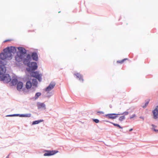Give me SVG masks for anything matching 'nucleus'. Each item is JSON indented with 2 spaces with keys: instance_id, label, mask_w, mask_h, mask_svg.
<instances>
[{
  "instance_id": "obj_1",
  "label": "nucleus",
  "mask_w": 158,
  "mask_h": 158,
  "mask_svg": "<svg viewBox=\"0 0 158 158\" xmlns=\"http://www.w3.org/2000/svg\"><path fill=\"white\" fill-rule=\"evenodd\" d=\"M3 51V52L0 54V58L2 60H0V81H3L7 83L10 81L11 79L8 74H5L6 68L5 66L6 63L4 60L5 59H11L12 53H15L16 49L15 47L11 46L4 49Z\"/></svg>"
},
{
  "instance_id": "obj_2",
  "label": "nucleus",
  "mask_w": 158,
  "mask_h": 158,
  "mask_svg": "<svg viewBox=\"0 0 158 158\" xmlns=\"http://www.w3.org/2000/svg\"><path fill=\"white\" fill-rule=\"evenodd\" d=\"M18 51L17 52V54L15 57L16 61L18 62L21 61L23 58L25 57L27 54V50L23 48L19 47L17 48Z\"/></svg>"
},
{
  "instance_id": "obj_3",
  "label": "nucleus",
  "mask_w": 158,
  "mask_h": 158,
  "mask_svg": "<svg viewBox=\"0 0 158 158\" xmlns=\"http://www.w3.org/2000/svg\"><path fill=\"white\" fill-rule=\"evenodd\" d=\"M27 66L29 67V68L27 69L28 71H31V70L34 71L37 68V63L35 62H32L29 63V65Z\"/></svg>"
},
{
  "instance_id": "obj_4",
  "label": "nucleus",
  "mask_w": 158,
  "mask_h": 158,
  "mask_svg": "<svg viewBox=\"0 0 158 158\" xmlns=\"http://www.w3.org/2000/svg\"><path fill=\"white\" fill-rule=\"evenodd\" d=\"M23 63L25 65H27V66L29 65L30 61L31 60V55L28 54L26 56V58L24 57L23 58Z\"/></svg>"
},
{
  "instance_id": "obj_5",
  "label": "nucleus",
  "mask_w": 158,
  "mask_h": 158,
  "mask_svg": "<svg viewBox=\"0 0 158 158\" xmlns=\"http://www.w3.org/2000/svg\"><path fill=\"white\" fill-rule=\"evenodd\" d=\"M31 76L34 77L36 78L40 82L41 81L42 75L39 74L38 72L36 71L32 72L31 74Z\"/></svg>"
},
{
  "instance_id": "obj_6",
  "label": "nucleus",
  "mask_w": 158,
  "mask_h": 158,
  "mask_svg": "<svg viewBox=\"0 0 158 158\" xmlns=\"http://www.w3.org/2000/svg\"><path fill=\"white\" fill-rule=\"evenodd\" d=\"M55 85L56 83L55 82H51L49 85L46 88L45 91L47 92H49L51 91L54 88Z\"/></svg>"
},
{
  "instance_id": "obj_7",
  "label": "nucleus",
  "mask_w": 158,
  "mask_h": 158,
  "mask_svg": "<svg viewBox=\"0 0 158 158\" xmlns=\"http://www.w3.org/2000/svg\"><path fill=\"white\" fill-rule=\"evenodd\" d=\"M153 114V118L156 119L158 117V106H156V108L152 111Z\"/></svg>"
},
{
  "instance_id": "obj_8",
  "label": "nucleus",
  "mask_w": 158,
  "mask_h": 158,
  "mask_svg": "<svg viewBox=\"0 0 158 158\" xmlns=\"http://www.w3.org/2000/svg\"><path fill=\"white\" fill-rule=\"evenodd\" d=\"M37 105L38 109H43L45 110L46 108V105L44 103L38 102L37 103Z\"/></svg>"
},
{
  "instance_id": "obj_9",
  "label": "nucleus",
  "mask_w": 158,
  "mask_h": 158,
  "mask_svg": "<svg viewBox=\"0 0 158 158\" xmlns=\"http://www.w3.org/2000/svg\"><path fill=\"white\" fill-rule=\"evenodd\" d=\"M120 115V114H118L115 113H113V114H106L105 115V116L106 117H108V118H109L110 119H115L117 117V116H113V115Z\"/></svg>"
},
{
  "instance_id": "obj_10",
  "label": "nucleus",
  "mask_w": 158,
  "mask_h": 158,
  "mask_svg": "<svg viewBox=\"0 0 158 158\" xmlns=\"http://www.w3.org/2000/svg\"><path fill=\"white\" fill-rule=\"evenodd\" d=\"M58 152L57 151H48L47 153H45L44 155V156H50L54 155Z\"/></svg>"
},
{
  "instance_id": "obj_11",
  "label": "nucleus",
  "mask_w": 158,
  "mask_h": 158,
  "mask_svg": "<svg viewBox=\"0 0 158 158\" xmlns=\"http://www.w3.org/2000/svg\"><path fill=\"white\" fill-rule=\"evenodd\" d=\"M31 57L34 60L37 61L38 60V56L37 53L35 52H33L32 53Z\"/></svg>"
},
{
  "instance_id": "obj_12",
  "label": "nucleus",
  "mask_w": 158,
  "mask_h": 158,
  "mask_svg": "<svg viewBox=\"0 0 158 158\" xmlns=\"http://www.w3.org/2000/svg\"><path fill=\"white\" fill-rule=\"evenodd\" d=\"M23 87V83L22 82H19L18 83L17 85V89L19 91H20Z\"/></svg>"
},
{
  "instance_id": "obj_13",
  "label": "nucleus",
  "mask_w": 158,
  "mask_h": 158,
  "mask_svg": "<svg viewBox=\"0 0 158 158\" xmlns=\"http://www.w3.org/2000/svg\"><path fill=\"white\" fill-rule=\"evenodd\" d=\"M18 80L16 78H13L11 82V84L12 85H16L17 83Z\"/></svg>"
},
{
  "instance_id": "obj_14",
  "label": "nucleus",
  "mask_w": 158,
  "mask_h": 158,
  "mask_svg": "<svg viewBox=\"0 0 158 158\" xmlns=\"http://www.w3.org/2000/svg\"><path fill=\"white\" fill-rule=\"evenodd\" d=\"M32 85V84L30 81H27L26 85V88L27 89H30Z\"/></svg>"
},
{
  "instance_id": "obj_15",
  "label": "nucleus",
  "mask_w": 158,
  "mask_h": 158,
  "mask_svg": "<svg viewBox=\"0 0 158 158\" xmlns=\"http://www.w3.org/2000/svg\"><path fill=\"white\" fill-rule=\"evenodd\" d=\"M74 75L76 76L77 78H79L80 81H83V80L82 78V76L79 73H77L76 74H74Z\"/></svg>"
},
{
  "instance_id": "obj_16",
  "label": "nucleus",
  "mask_w": 158,
  "mask_h": 158,
  "mask_svg": "<svg viewBox=\"0 0 158 158\" xmlns=\"http://www.w3.org/2000/svg\"><path fill=\"white\" fill-rule=\"evenodd\" d=\"M32 85L35 87H36L37 85V82L36 79H33L32 80Z\"/></svg>"
},
{
  "instance_id": "obj_17",
  "label": "nucleus",
  "mask_w": 158,
  "mask_h": 158,
  "mask_svg": "<svg viewBox=\"0 0 158 158\" xmlns=\"http://www.w3.org/2000/svg\"><path fill=\"white\" fill-rule=\"evenodd\" d=\"M43 121V120H41V119L34 121L32 123V125H34L38 124L39 123L42 122Z\"/></svg>"
},
{
  "instance_id": "obj_18",
  "label": "nucleus",
  "mask_w": 158,
  "mask_h": 158,
  "mask_svg": "<svg viewBox=\"0 0 158 158\" xmlns=\"http://www.w3.org/2000/svg\"><path fill=\"white\" fill-rule=\"evenodd\" d=\"M31 114H21V117H30L31 116Z\"/></svg>"
},
{
  "instance_id": "obj_19",
  "label": "nucleus",
  "mask_w": 158,
  "mask_h": 158,
  "mask_svg": "<svg viewBox=\"0 0 158 158\" xmlns=\"http://www.w3.org/2000/svg\"><path fill=\"white\" fill-rule=\"evenodd\" d=\"M41 94L40 92L37 93H36L35 96V99H37L41 95Z\"/></svg>"
},
{
  "instance_id": "obj_20",
  "label": "nucleus",
  "mask_w": 158,
  "mask_h": 158,
  "mask_svg": "<svg viewBox=\"0 0 158 158\" xmlns=\"http://www.w3.org/2000/svg\"><path fill=\"white\" fill-rule=\"evenodd\" d=\"M125 118V117L124 116H120L119 118V121L121 122L124 120Z\"/></svg>"
},
{
  "instance_id": "obj_21",
  "label": "nucleus",
  "mask_w": 158,
  "mask_h": 158,
  "mask_svg": "<svg viewBox=\"0 0 158 158\" xmlns=\"http://www.w3.org/2000/svg\"><path fill=\"white\" fill-rule=\"evenodd\" d=\"M112 123V124H113L114 126H116V127H118L119 128H121V129H122L123 128L122 127H121L119 124H116V123Z\"/></svg>"
},
{
  "instance_id": "obj_22",
  "label": "nucleus",
  "mask_w": 158,
  "mask_h": 158,
  "mask_svg": "<svg viewBox=\"0 0 158 158\" xmlns=\"http://www.w3.org/2000/svg\"><path fill=\"white\" fill-rule=\"evenodd\" d=\"M129 114V113L127 111H125L122 114H120V115H127Z\"/></svg>"
},
{
  "instance_id": "obj_23",
  "label": "nucleus",
  "mask_w": 158,
  "mask_h": 158,
  "mask_svg": "<svg viewBox=\"0 0 158 158\" xmlns=\"http://www.w3.org/2000/svg\"><path fill=\"white\" fill-rule=\"evenodd\" d=\"M127 59H124L121 60H118L117 61V62L119 63H122L125 61V60H126Z\"/></svg>"
},
{
  "instance_id": "obj_24",
  "label": "nucleus",
  "mask_w": 158,
  "mask_h": 158,
  "mask_svg": "<svg viewBox=\"0 0 158 158\" xmlns=\"http://www.w3.org/2000/svg\"><path fill=\"white\" fill-rule=\"evenodd\" d=\"M148 103H149L148 101L146 102L145 104V105L143 106H142L143 107V108H145L146 107V106L148 105Z\"/></svg>"
},
{
  "instance_id": "obj_25",
  "label": "nucleus",
  "mask_w": 158,
  "mask_h": 158,
  "mask_svg": "<svg viewBox=\"0 0 158 158\" xmlns=\"http://www.w3.org/2000/svg\"><path fill=\"white\" fill-rule=\"evenodd\" d=\"M93 121L96 123H98L99 122V120L97 119H94Z\"/></svg>"
},
{
  "instance_id": "obj_26",
  "label": "nucleus",
  "mask_w": 158,
  "mask_h": 158,
  "mask_svg": "<svg viewBox=\"0 0 158 158\" xmlns=\"http://www.w3.org/2000/svg\"><path fill=\"white\" fill-rule=\"evenodd\" d=\"M21 114H14V116H19L21 117Z\"/></svg>"
},
{
  "instance_id": "obj_27",
  "label": "nucleus",
  "mask_w": 158,
  "mask_h": 158,
  "mask_svg": "<svg viewBox=\"0 0 158 158\" xmlns=\"http://www.w3.org/2000/svg\"><path fill=\"white\" fill-rule=\"evenodd\" d=\"M136 117V115L135 114H134L133 115H132V116H131L130 117V118L131 119V118H134V117Z\"/></svg>"
},
{
  "instance_id": "obj_28",
  "label": "nucleus",
  "mask_w": 158,
  "mask_h": 158,
  "mask_svg": "<svg viewBox=\"0 0 158 158\" xmlns=\"http://www.w3.org/2000/svg\"><path fill=\"white\" fill-rule=\"evenodd\" d=\"M6 117H14V114L7 115Z\"/></svg>"
},
{
  "instance_id": "obj_29",
  "label": "nucleus",
  "mask_w": 158,
  "mask_h": 158,
  "mask_svg": "<svg viewBox=\"0 0 158 158\" xmlns=\"http://www.w3.org/2000/svg\"><path fill=\"white\" fill-rule=\"evenodd\" d=\"M97 113H99L100 114H103L104 113L102 111H99L97 112Z\"/></svg>"
},
{
  "instance_id": "obj_30",
  "label": "nucleus",
  "mask_w": 158,
  "mask_h": 158,
  "mask_svg": "<svg viewBox=\"0 0 158 158\" xmlns=\"http://www.w3.org/2000/svg\"><path fill=\"white\" fill-rule=\"evenodd\" d=\"M152 129L156 132L158 131V130H157L155 128H152Z\"/></svg>"
},
{
  "instance_id": "obj_31",
  "label": "nucleus",
  "mask_w": 158,
  "mask_h": 158,
  "mask_svg": "<svg viewBox=\"0 0 158 158\" xmlns=\"http://www.w3.org/2000/svg\"><path fill=\"white\" fill-rule=\"evenodd\" d=\"M152 126L153 127H156V126H155V125H153V124H152Z\"/></svg>"
},
{
  "instance_id": "obj_32",
  "label": "nucleus",
  "mask_w": 158,
  "mask_h": 158,
  "mask_svg": "<svg viewBox=\"0 0 158 158\" xmlns=\"http://www.w3.org/2000/svg\"><path fill=\"white\" fill-rule=\"evenodd\" d=\"M133 130V129L132 128H131V129L130 130H129V131H132Z\"/></svg>"
},
{
  "instance_id": "obj_33",
  "label": "nucleus",
  "mask_w": 158,
  "mask_h": 158,
  "mask_svg": "<svg viewBox=\"0 0 158 158\" xmlns=\"http://www.w3.org/2000/svg\"><path fill=\"white\" fill-rule=\"evenodd\" d=\"M139 118H142L143 119V117H141V116Z\"/></svg>"
},
{
  "instance_id": "obj_34",
  "label": "nucleus",
  "mask_w": 158,
  "mask_h": 158,
  "mask_svg": "<svg viewBox=\"0 0 158 158\" xmlns=\"http://www.w3.org/2000/svg\"><path fill=\"white\" fill-rule=\"evenodd\" d=\"M6 158H9V156H7Z\"/></svg>"
},
{
  "instance_id": "obj_35",
  "label": "nucleus",
  "mask_w": 158,
  "mask_h": 158,
  "mask_svg": "<svg viewBox=\"0 0 158 158\" xmlns=\"http://www.w3.org/2000/svg\"><path fill=\"white\" fill-rule=\"evenodd\" d=\"M8 41V40H6L4 42H7V41Z\"/></svg>"
},
{
  "instance_id": "obj_36",
  "label": "nucleus",
  "mask_w": 158,
  "mask_h": 158,
  "mask_svg": "<svg viewBox=\"0 0 158 158\" xmlns=\"http://www.w3.org/2000/svg\"><path fill=\"white\" fill-rule=\"evenodd\" d=\"M60 11H59V12H58V13H60Z\"/></svg>"
}]
</instances>
